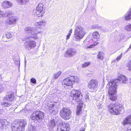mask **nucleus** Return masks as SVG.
Returning <instances> with one entry per match:
<instances>
[{"mask_svg": "<svg viewBox=\"0 0 131 131\" xmlns=\"http://www.w3.org/2000/svg\"><path fill=\"white\" fill-rule=\"evenodd\" d=\"M117 81L120 84H126L128 82V78L125 75L121 74L116 80H112L107 84L106 88H108L109 98L113 101H115L117 99L116 93L117 87L116 83Z\"/></svg>", "mask_w": 131, "mask_h": 131, "instance_id": "obj_1", "label": "nucleus"}, {"mask_svg": "<svg viewBox=\"0 0 131 131\" xmlns=\"http://www.w3.org/2000/svg\"><path fill=\"white\" fill-rule=\"evenodd\" d=\"M27 123L25 119L15 121L11 124L12 131H23L27 125Z\"/></svg>", "mask_w": 131, "mask_h": 131, "instance_id": "obj_2", "label": "nucleus"}, {"mask_svg": "<svg viewBox=\"0 0 131 131\" xmlns=\"http://www.w3.org/2000/svg\"><path fill=\"white\" fill-rule=\"evenodd\" d=\"M86 34L85 30L82 27L76 26L74 31V38L76 40L79 41L82 39Z\"/></svg>", "mask_w": 131, "mask_h": 131, "instance_id": "obj_3", "label": "nucleus"}, {"mask_svg": "<svg viewBox=\"0 0 131 131\" xmlns=\"http://www.w3.org/2000/svg\"><path fill=\"white\" fill-rule=\"evenodd\" d=\"M25 30L26 32L30 34V36L27 37L28 39H30V38L37 39V34L42 32L41 31H38L37 29L35 27H26L25 28Z\"/></svg>", "mask_w": 131, "mask_h": 131, "instance_id": "obj_4", "label": "nucleus"}, {"mask_svg": "<svg viewBox=\"0 0 131 131\" xmlns=\"http://www.w3.org/2000/svg\"><path fill=\"white\" fill-rule=\"evenodd\" d=\"M79 79L77 76H71L64 79L62 82L63 86L66 87L72 85L74 82H78L79 81Z\"/></svg>", "mask_w": 131, "mask_h": 131, "instance_id": "obj_5", "label": "nucleus"}, {"mask_svg": "<svg viewBox=\"0 0 131 131\" xmlns=\"http://www.w3.org/2000/svg\"><path fill=\"white\" fill-rule=\"evenodd\" d=\"M44 117V113L40 111L34 112L30 116V118L32 120H36L38 122H40Z\"/></svg>", "mask_w": 131, "mask_h": 131, "instance_id": "obj_6", "label": "nucleus"}, {"mask_svg": "<svg viewBox=\"0 0 131 131\" xmlns=\"http://www.w3.org/2000/svg\"><path fill=\"white\" fill-rule=\"evenodd\" d=\"M71 110L69 108L66 107L63 108L60 112L61 117L66 120H68L71 118Z\"/></svg>", "mask_w": 131, "mask_h": 131, "instance_id": "obj_7", "label": "nucleus"}, {"mask_svg": "<svg viewBox=\"0 0 131 131\" xmlns=\"http://www.w3.org/2000/svg\"><path fill=\"white\" fill-rule=\"evenodd\" d=\"M108 107L110 113L114 115L119 114L122 109L119 106H116L115 104H110L108 106Z\"/></svg>", "mask_w": 131, "mask_h": 131, "instance_id": "obj_8", "label": "nucleus"}, {"mask_svg": "<svg viewBox=\"0 0 131 131\" xmlns=\"http://www.w3.org/2000/svg\"><path fill=\"white\" fill-rule=\"evenodd\" d=\"M98 82L96 80H92L89 83L88 88L91 92H94L97 89Z\"/></svg>", "mask_w": 131, "mask_h": 131, "instance_id": "obj_9", "label": "nucleus"}, {"mask_svg": "<svg viewBox=\"0 0 131 131\" xmlns=\"http://www.w3.org/2000/svg\"><path fill=\"white\" fill-rule=\"evenodd\" d=\"M44 5L42 3H39L36 7V15L38 17H41L44 13L43 10Z\"/></svg>", "mask_w": 131, "mask_h": 131, "instance_id": "obj_10", "label": "nucleus"}, {"mask_svg": "<svg viewBox=\"0 0 131 131\" xmlns=\"http://www.w3.org/2000/svg\"><path fill=\"white\" fill-rule=\"evenodd\" d=\"M36 44L35 41L33 40H29L25 42L24 46L25 48L27 50H30L36 46Z\"/></svg>", "mask_w": 131, "mask_h": 131, "instance_id": "obj_11", "label": "nucleus"}, {"mask_svg": "<svg viewBox=\"0 0 131 131\" xmlns=\"http://www.w3.org/2000/svg\"><path fill=\"white\" fill-rule=\"evenodd\" d=\"M70 125L67 123H64L62 124L61 127L58 128L57 131H69Z\"/></svg>", "mask_w": 131, "mask_h": 131, "instance_id": "obj_12", "label": "nucleus"}, {"mask_svg": "<svg viewBox=\"0 0 131 131\" xmlns=\"http://www.w3.org/2000/svg\"><path fill=\"white\" fill-rule=\"evenodd\" d=\"M0 122L2 125L1 128L2 129L6 128L10 124L9 122L5 119L0 120Z\"/></svg>", "mask_w": 131, "mask_h": 131, "instance_id": "obj_13", "label": "nucleus"}, {"mask_svg": "<svg viewBox=\"0 0 131 131\" xmlns=\"http://www.w3.org/2000/svg\"><path fill=\"white\" fill-rule=\"evenodd\" d=\"M75 96L76 97V100H73L75 101L76 102H80L82 100V95L80 91H77L76 93H75Z\"/></svg>", "mask_w": 131, "mask_h": 131, "instance_id": "obj_14", "label": "nucleus"}, {"mask_svg": "<svg viewBox=\"0 0 131 131\" xmlns=\"http://www.w3.org/2000/svg\"><path fill=\"white\" fill-rule=\"evenodd\" d=\"M76 53V51H73L71 49L68 50L64 54V56L65 57H71L74 55Z\"/></svg>", "mask_w": 131, "mask_h": 131, "instance_id": "obj_15", "label": "nucleus"}, {"mask_svg": "<svg viewBox=\"0 0 131 131\" xmlns=\"http://www.w3.org/2000/svg\"><path fill=\"white\" fill-rule=\"evenodd\" d=\"M46 21L45 20H41L35 23V25L38 27L40 28L45 25Z\"/></svg>", "mask_w": 131, "mask_h": 131, "instance_id": "obj_16", "label": "nucleus"}, {"mask_svg": "<svg viewBox=\"0 0 131 131\" xmlns=\"http://www.w3.org/2000/svg\"><path fill=\"white\" fill-rule=\"evenodd\" d=\"M2 5L4 8H8L11 6L12 4L9 1H5L3 2Z\"/></svg>", "mask_w": 131, "mask_h": 131, "instance_id": "obj_17", "label": "nucleus"}, {"mask_svg": "<svg viewBox=\"0 0 131 131\" xmlns=\"http://www.w3.org/2000/svg\"><path fill=\"white\" fill-rule=\"evenodd\" d=\"M18 20V18L15 16L10 17L9 19V23L10 24H14Z\"/></svg>", "mask_w": 131, "mask_h": 131, "instance_id": "obj_18", "label": "nucleus"}, {"mask_svg": "<svg viewBox=\"0 0 131 131\" xmlns=\"http://www.w3.org/2000/svg\"><path fill=\"white\" fill-rule=\"evenodd\" d=\"M131 123V115L128 116L124 120L123 124L124 125Z\"/></svg>", "mask_w": 131, "mask_h": 131, "instance_id": "obj_19", "label": "nucleus"}, {"mask_svg": "<svg viewBox=\"0 0 131 131\" xmlns=\"http://www.w3.org/2000/svg\"><path fill=\"white\" fill-rule=\"evenodd\" d=\"M14 98V96L13 94H9L6 95V97L4 98L5 100L11 101H13Z\"/></svg>", "mask_w": 131, "mask_h": 131, "instance_id": "obj_20", "label": "nucleus"}, {"mask_svg": "<svg viewBox=\"0 0 131 131\" xmlns=\"http://www.w3.org/2000/svg\"><path fill=\"white\" fill-rule=\"evenodd\" d=\"M54 105V104L52 103H49L47 105V106L48 107V110L50 111L52 110V111H50V112L52 113H53V114L54 113V112L53 113V112H55L54 110H53V108Z\"/></svg>", "mask_w": 131, "mask_h": 131, "instance_id": "obj_21", "label": "nucleus"}, {"mask_svg": "<svg viewBox=\"0 0 131 131\" xmlns=\"http://www.w3.org/2000/svg\"><path fill=\"white\" fill-rule=\"evenodd\" d=\"M78 90H76L74 89H73L71 90L70 92V95L73 97V100H76V97L75 96V93H76L77 92Z\"/></svg>", "mask_w": 131, "mask_h": 131, "instance_id": "obj_22", "label": "nucleus"}, {"mask_svg": "<svg viewBox=\"0 0 131 131\" xmlns=\"http://www.w3.org/2000/svg\"><path fill=\"white\" fill-rule=\"evenodd\" d=\"M82 105L79 104L78 106L76 114L77 115H79L80 114L82 110Z\"/></svg>", "mask_w": 131, "mask_h": 131, "instance_id": "obj_23", "label": "nucleus"}, {"mask_svg": "<svg viewBox=\"0 0 131 131\" xmlns=\"http://www.w3.org/2000/svg\"><path fill=\"white\" fill-rule=\"evenodd\" d=\"M19 4L24 5L27 3L29 0H16Z\"/></svg>", "mask_w": 131, "mask_h": 131, "instance_id": "obj_24", "label": "nucleus"}, {"mask_svg": "<svg viewBox=\"0 0 131 131\" xmlns=\"http://www.w3.org/2000/svg\"><path fill=\"white\" fill-rule=\"evenodd\" d=\"M93 37L95 39H98L100 37V35L97 31H95L93 32L92 34Z\"/></svg>", "mask_w": 131, "mask_h": 131, "instance_id": "obj_25", "label": "nucleus"}, {"mask_svg": "<svg viewBox=\"0 0 131 131\" xmlns=\"http://www.w3.org/2000/svg\"><path fill=\"white\" fill-rule=\"evenodd\" d=\"M1 105L4 107H8L11 105V103L8 102L3 101L1 103Z\"/></svg>", "mask_w": 131, "mask_h": 131, "instance_id": "obj_26", "label": "nucleus"}, {"mask_svg": "<svg viewBox=\"0 0 131 131\" xmlns=\"http://www.w3.org/2000/svg\"><path fill=\"white\" fill-rule=\"evenodd\" d=\"M54 119H52L49 122L48 125L51 128H53L55 125V122L54 121Z\"/></svg>", "mask_w": 131, "mask_h": 131, "instance_id": "obj_27", "label": "nucleus"}, {"mask_svg": "<svg viewBox=\"0 0 131 131\" xmlns=\"http://www.w3.org/2000/svg\"><path fill=\"white\" fill-rule=\"evenodd\" d=\"M12 12L11 11H6L4 13V16L5 17H9L12 15Z\"/></svg>", "mask_w": 131, "mask_h": 131, "instance_id": "obj_28", "label": "nucleus"}, {"mask_svg": "<svg viewBox=\"0 0 131 131\" xmlns=\"http://www.w3.org/2000/svg\"><path fill=\"white\" fill-rule=\"evenodd\" d=\"M97 57L101 60H102L104 58V54L102 52L100 51L97 55Z\"/></svg>", "mask_w": 131, "mask_h": 131, "instance_id": "obj_29", "label": "nucleus"}, {"mask_svg": "<svg viewBox=\"0 0 131 131\" xmlns=\"http://www.w3.org/2000/svg\"><path fill=\"white\" fill-rule=\"evenodd\" d=\"M61 71H59L55 73L53 75V78L54 79H57L61 74Z\"/></svg>", "mask_w": 131, "mask_h": 131, "instance_id": "obj_30", "label": "nucleus"}, {"mask_svg": "<svg viewBox=\"0 0 131 131\" xmlns=\"http://www.w3.org/2000/svg\"><path fill=\"white\" fill-rule=\"evenodd\" d=\"M28 131H36L35 128L31 125H29L28 126L27 129Z\"/></svg>", "mask_w": 131, "mask_h": 131, "instance_id": "obj_31", "label": "nucleus"}, {"mask_svg": "<svg viewBox=\"0 0 131 131\" xmlns=\"http://www.w3.org/2000/svg\"><path fill=\"white\" fill-rule=\"evenodd\" d=\"M72 29H71L69 30V32L68 34V35L66 36V40H68L70 38V36L72 32Z\"/></svg>", "mask_w": 131, "mask_h": 131, "instance_id": "obj_32", "label": "nucleus"}, {"mask_svg": "<svg viewBox=\"0 0 131 131\" xmlns=\"http://www.w3.org/2000/svg\"><path fill=\"white\" fill-rule=\"evenodd\" d=\"M125 29L127 31H131V24H129L126 26Z\"/></svg>", "mask_w": 131, "mask_h": 131, "instance_id": "obj_33", "label": "nucleus"}, {"mask_svg": "<svg viewBox=\"0 0 131 131\" xmlns=\"http://www.w3.org/2000/svg\"><path fill=\"white\" fill-rule=\"evenodd\" d=\"M91 63V62H88L84 63L82 65V67L83 68H85L88 66Z\"/></svg>", "mask_w": 131, "mask_h": 131, "instance_id": "obj_34", "label": "nucleus"}, {"mask_svg": "<svg viewBox=\"0 0 131 131\" xmlns=\"http://www.w3.org/2000/svg\"><path fill=\"white\" fill-rule=\"evenodd\" d=\"M89 40L86 39L83 41V43L82 45L84 46H86L89 44Z\"/></svg>", "mask_w": 131, "mask_h": 131, "instance_id": "obj_35", "label": "nucleus"}, {"mask_svg": "<svg viewBox=\"0 0 131 131\" xmlns=\"http://www.w3.org/2000/svg\"><path fill=\"white\" fill-rule=\"evenodd\" d=\"M127 67H128V69L130 71H131V59L128 63L127 64Z\"/></svg>", "mask_w": 131, "mask_h": 131, "instance_id": "obj_36", "label": "nucleus"}, {"mask_svg": "<svg viewBox=\"0 0 131 131\" xmlns=\"http://www.w3.org/2000/svg\"><path fill=\"white\" fill-rule=\"evenodd\" d=\"M5 36L8 38H10L12 37V35L10 33L7 32L5 34Z\"/></svg>", "mask_w": 131, "mask_h": 131, "instance_id": "obj_37", "label": "nucleus"}, {"mask_svg": "<svg viewBox=\"0 0 131 131\" xmlns=\"http://www.w3.org/2000/svg\"><path fill=\"white\" fill-rule=\"evenodd\" d=\"M30 81L32 83L36 84V80L34 78H32L30 79Z\"/></svg>", "mask_w": 131, "mask_h": 131, "instance_id": "obj_38", "label": "nucleus"}, {"mask_svg": "<svg viewBox=\"0 0 131 131\" xmlns=\"http://www.w3.org/2000/svg\"><path fill=\"white\" fill-rule=\"evenodd\" d=\"M122 53H121L117 57L116 59L117 61H119L120 60L122 57Z\"/></svg>", "mask_w": 131, "mask_h": 131, "instance_id": "obj_39", "label": "nucleus"}, {"mask_svg": "<svg viewBox=\"0 0 131 131\" xmlns=\"http://www.w3.org/2000/svg\"><path fill=\"white\" fill-rule=\"evenodd\" d=\"M85 100L86 101H87L89 100V96L88 94H86L85 97Z\"/></svg>", "mask_w": 131, "mask_h": 131, "instance_id": "obj_40", "label": "nucleus"}, {"mask_svg": "<svg viewBox=\"0 0 131 131\" xmlns=\"http://www.w3.org/2000/svg\"><path fill=\"white\" fill-rule=\"evenodd\" d=\"M85 130V128H84L82 127V128H81L79 130L80 131H84Z\"/></svg>", "mask_w": 131, "mask_h": 131, "instance_id": "obj_41", "label": "nucleus"}, {"mask_svg": "<svg viewBox=\"0 0 131 131\" xmlns=\"http://www.w3.org/2000/svg\"><path fill=\"white\" fill-rule=\"evenodd\" d=\"M4 112V111L2 109H0V114H2Z\"/></svg>", "mask_w": 131, "mask_h": 131, "instance_id": "obj_42", "label": "nucleus"}, {"mask_svg": "<svg viewBox=\"0 0 131 131\" xmlns=\"http://www.w3.org/2000/svg\"><path fill=\"white\" fill-rule=\"evenodd\" d=\"M129 82L130 84L131 85V78H130L129 80Z\"/></svg>", "mask_w": 131, "mask_h": 131, "instance_id": "obj_43", "label": "nucleus"}, {"mask_svg": "<svg viewBox=\"0 0 131 131\" xmlns=\"http://www.w3.org/2000/svg\"><path fill=\"white\" fill-rule=\"evenodd\" d=\"M131 48V44L130 45L129 48L128 49V50Z\"/></svg>", "mask_w": 131, "mask_h": 131, "instance_id": "obj_44", "label": "nucleus"}, {"mask_svg": "<svg viewBox=\"0 0 131 131\" xmlns=\"http://www.w3.org/2000/svg\"><path fill=\"white\" fill-rule=\"evenodd\" d=\"M93 46V45H90L88 46V48H92V46Z\"/></svg>", "mask_w": 131, "mask_h": 131, "instance_id": "obj_45", "label": "nucleus"}, {"mask_svg": "<svg viewBox=\"0 0 131 131\" xmlns=\"http://www.w3.org/2000/svg\"><path fill=\"white\" fill-rule=\"evenodd\" d=\"M2 88L1 86H0V92L2 91Z\"/></svg>", "mask_w": 131, "mask_h": 131, "instance_id": "obj_46", "label": "nucleus"}, {"mask_svg": "<svg viewBox=\"0 0 131 131\" xmlns=\"http://www.w3.org/2000/svg\"><path fill=\"white\" fill-rule=\"evenodd\" d=\"M127 131H131V128L129 129H127Z\"/></svg>", "mask_w": 131, "mask_h": 131, "instance_id": "obj_47", "label": "nucleus"}, {"mask_svg": "<svg viewBox=\"0 0 131 131\" xmlns=\"http://www.w3.org/2000/svg\"><path fill=\"white\" fill-rule=\"evenodd\" d=\"M95 43H96V44H94L95 45H95H96L97 44H98L99 43V42H96Z\"/></svg>", "mask_w": 131, "mask_h": 131, "instance_id": "obj_48", "label": "nucleus"}, {"mask_svg": "<svg viewBox=\"0 0 131 131\" xmlns=\"http://www.w3.org/2000/svg\"><path fill=\"white\" fill-rule=\"evenodd\" d=\"M56 118H58V116H57V117H56Z\"/></svg>", "mask_w": 131, "mask_h": 131, "instance_id": "obj_49", "label": "nucleus"}, {"mask_svg": "<svg viewBox=\"0 0 131 131\" xmlns=\"http://www.w3.org/2000/svg\"><path fill=\"white\" fill-rule=\"evenodd\" d=\"M56 121L57 122L58 121L56 120Z\"/></svg>", "mask_w": 131, "mask_h": 131, "instance_id": "obj_50", "label": "nucleus"}]
</instances>
